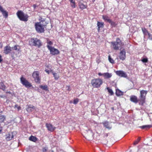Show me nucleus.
I'll return each mask as SVG.
<instances>
[{"label":"nucleus","mask_w":152,"mask_h":152,"mask_svg":"<svg viewBox=\"0 0 152 152\" xmlns=\"http://www.w3.org/2000/svg\"><path fill=\"white\" fill-rule=\"evenodd\" d=\"M148 93L147 90H141L140 91V94L138 99L139 104L143 106L146 102V97Z\"/></svg>","instance_id":"obj_1"},{"label":"nucleus","mask_w":152,"mask_h":152,"mask_svg":"<svg viewBox=\"0 0 152 152\" xmlns=\"http://www.w3.org/2000/svg\"><path fill=\"white\" fill-rule=\"evenodd\" d=\"M29 44L31 46H34L38 48L41 47L42 45V43L41 40L37 38V37H34L30 39Z\"/></svg>","instance_id":"obj_2"},{"label":"nucleus","mask_w":152,"mask_h":152,"mask_svg":"<svg viewBox=\"0 0 152 152\" xmlns=\"http://www.w3.org/2000/svg\"><path fill=\"white\" fill-rule=\"evenodd\" d=\"M103 83L102 79L99 78H94L92 79L91 81V83L92 86L94 88H98L101 87Z\"/></svg>","instance_id":"obj_3"},{"label":"nucleus","mask_w":152,"mask_h":152,"mask_svg":"<svg viewBox=\"0 0 152 152\" xmlns=\"http://www.w3.org/2000/svg\"><path fill=\"white\" fill-rule=\"evenodd\" d=\"M16 14L20 20L27 22L28 20L29 16L28 15L25 14L22 10L18 11Z\"/></svg>","instance_id":"obj_4"},{"label":"nucleus","mask_w":152,"mask_h":152,"mask_svg":"<svg viewBox=\"0 0 152 152\" xmlns=\"http://www.w3.org/2000/svg\"><path fill=\"white\" fill-rule=\"evenodd\" d=\"M111 44L114 50H118L119 47L124 45V44L122 42L121 40L118 37L116 39L115 42H112Z\"/></svg>","instance_id":"obj_5"},{"label":"nucleus","mask_w":152,"mask_h":152,"mask_svg":"<svg viewBox=\"0 0 152 152\" xmlns=\"http://www.w3.org/2000/svg\"><path fill=\"white\" fill-rule=\"evenodd\" d=\"M35 26L36 31L38 33H42L44 32L45 25L43 24L40 23V22H37L35 23Z\"/></svg>","instance_id":"obj_6"},{"label":"nucleus","mask_w":152,"mask_h":152,"mask_svg":"<svg viewBox=\"0 0 152 152\" xmlns=\"http://www.w3.org/2000/svg\"><path fill=\"white\" fill-rule=\"evenodd\" d=\"M94 134L92 130L88 129L85 131L84 137L87 140H93Z\"/></svg>","instance_id":"obj_7"},{"label":"nucleus","mask_w":152,"mask_h":152,"mask_svg":"<svg viewBox=\"0 0 152 152\" xmlns=\"http://www.w3.org/2000/svg\"><path fill=\"white\" fill-rule=\"evenodd\" d=\"M20 82L22 85L26 87L30 88L32 86L31 83L23 76H22L20 78Z\"/></svg>","instance_id":"obj_8"},{"label":"nucleus","mask_w":152,"mask_h":152,"mask_svg":"<svg viewBox=\"0 0 152 152\" xmlns=\"http://www.w3.org/2000/svg\"><path fill=\"white\" fill-rule=\"evenodd\" d=\"M32 77L35 82L37 83H40L41 82V78L39 76V72L38 71H35L32 74Z\"/></svg>","instance_id":"obj_9"},{"label":"nucleus","mask_w":152,"mask_h":152,"mask_svg":"<svg viewBox=\"0 0 152 152\" xmlns=\"http://www.w3.org/2000/svg\"><path fill=\"white\" fill-rule=\"evenodd\" d=\"M49 50L50 53L53 55H58L60 53V52L57 49L54 48V47H49Z\"/></svg>","instance_id":"obj_10"},{"label":"nucleus","mask_w":152,"mask_h":152,"mask_svg":"<svg viewBox=\"0 0 152 152\" xmlns=\"http://www.w3.org/2000/svg\"><path fill=\"white\" fill-rule=\"evenodd\" d=\"M46 126L48 130L51 132H53L56 129V127L53 126V125L50 123H46Z\"/></svg>","instance_id":"obj_11"},{"label":"nucleus","mask_w":152,"mask_h":152,"mask_svg":"<svg viewBox=\"0 0 152 152\" xmlns=\"http://www.w3.org/2000/svg\"><path fill=\"white\" fill-rule=\"evenodd\" d=\"M120 59L122 60H125L126 58V50L124 49L120 52L119 56Z\"/></svg>","instance_id":"obj_12"},{"label":"nucleus","mask_w":152,"mask_h":152,"mask_svg":"<svg viewBox=\"0 0 152 152\" xmlns=\"http://www.w3.org/2000/svg\"><path fill=\"white\" fill-rule=\"evenodd\" d=\"M116 74L119 76L126 77H127V74L125 72H124L123 71L118 70L116 72Z\"/></svg>","instance_id":"obj_13"},{"label":"nucleus","mask_w":152,"mask_h":152,"mask_svg":"<svg viewBox=\"0 0 152 152\" xmlns=\"http://www.w3.org/2000/svg\"><path fill=\"white\" fill-rule=\"evenodd\" d=\"M130 100L131 102H133L135 103H137L138 102V99L135 95H131L130 96Z\"/></svg>","instance_id":"obj_14"},{"label":"nucleus","mask_w":152,"mask_h":152,"mask_svg":"<svg viewBox=\"0 0 152 152\" xmlns=\"http://www.w3.org/2000/svg\"><path fill=\"white\" fill-rule=\"evenodd\" d=\"M104 22H99L98 21L97 22V26L98 27L97 30L98 32H99L100 28H102L104 27Z\"/></svg>","instance_id":"obj_15"},{"label":"nucleus","mask_w":152,"mask_h":152,"mask_svg":"<svg viewBox=\"0 0 152 152\" xmlns=\"http://www.w3.org/2000/svg\"><path fill=\"white\" fill-rule=\"evenodd\" d=\"M78 5L80 8L82 10H83V9L87 8V5H84L83 3L80 2H79Z\"/></svg>","instance_id":"obj_16"},{"label":"nucleus","mask_w":152,"mask_h":152,"mask_svg":"<svg viewBox=\"0 0 152 152\" xmlns=\"http://www.w3.org/2000/svg\"><path fill=\"white\" fill-rule=\"evenodd\" d=\"M104 126L106 128L108 129H110L112 128V127L110 126L109 122L107 121H105L103 122L102 123Z\"/></svg>","instance_id":"obj_17"},{"label":"nucleus","mask_w":152,"mask_h":152,"mask_svg":"<svg viewBox=\"0 0 152 152\" xmlns=\"http://www.w3.org/2000/svg\"><path fill=\"white\" fill-rule=\"evenodd\" d=\"M112 77V74L106 72L104 73V77L105 79H109Z\"/></svg>","instance_id":"obj_18"},{"label":"nucleus","mask_w":152,"mask_h":152,"mask_svg":"<svg viewBox=\"0 0 152 152\" xmlns=\"http://www.w3.org/2000/svg\"><path fill=\"white\" fill-rule=\"evenodd\" d=\"M35 108L34 106H33L32 105H30L28 106V107L26 108V110L27 111L30 112L32 111L33 110H35Z\"/></svg>","instance_id":"obj_19"},{"label":"nucleus","mask_w":152,"mask_h":152,"mask_svg":"<svg viewBox=\"0 0 152 152\" xmlns=\"http://www.w3.org/2000/svg\"><path fill=\"white\" fill-rule=\"evenodd\" d=\"M115 94L118 96H119L123 95V93L119 89L117 88L115 89Z\"/></svg>","instance_id":"obj_20"},{"label":"nucleus","mask_w":152,"mask_h":152,"mask_svg":"<svg viewBox=\"0 0 152 152\" xmlns=\"http://www.w3.org/2000/svg\"><path fill=\"white\" fill-rule=\"evenodd\" d=\"M46 42L47 44V45L46 46L48 48L49 50V47H52L51 46V45H53V42L49 39H47V42Z\"/></svg>","instance_id":"obj_21"},{"label":"nucleus","mask_w":152,"mask_h":152,"mask_svg":"<svg viewBox=\"0 0 152 152\" xmlns=\"http://www.w3.org/2000/svg\"><path fill=\"white\" fill-rule=\"evenodd\" d=\"M10 52V46L7 45L5 46L4 49V53L5 54H7Z\"/></svg>","instance_id":"obj_22"},{"label":"nucleus","mask_w":152,"mask_h":152,"mask_svg":"<svg viewBox=\"0 0 152 152\" xmlns=\"http://www.w3.org/2000/svg\"><path fill=\"white\" fill-rule=\"evenodd\" d=\"M71 3V6L73 8H75L76 7V4L75 0H69Z\"/></svg>","instance_id":"obj_23"},{"label":"nucleus","mask_w":152,"mask_h":152,"mask_svg":"<svg viewBox=\"0 0 152 152\" xmlns=\"http://www.w3.org/2000/svg\"><path fill=\"white\" fill-rule=\"evenodd\" d=\"M39 87L43 90L45 91H48V86L47 85H41L39 86Z\"/></svg>","instance_id":"obj_24"},{"label":"nucleus","mask_w":152,"mask_h":152,"mask_svg":"<svg viewBox=\"0 0 152 152\" xmlns=\"http://www.w3.org/2000/svg\"><path fill=\"white\" fill-rule=\"evenodd\" d=\"M29 139L31 141L36 142L37 141V139L36 137L33 136V135H31L29 137Z\"/></svg>","instance_id":"obj_25"},{"label":"nucleus","mask_w":152,"mask_h":152,"mask_svg":"<svg viewBox=\"0 0 152 152\" xmlns=\"http://www.w3.org/2000/svg\"><path fill=\"white\" fill-rule=\"evenodd\" d=\"M102 18L103 20H104L105 21H106V22H108L109 23L110 22V19L109 18V17L107 15H102Z\"/></svg>","instance_id":"obj_26"},{"label":"nucleus","mask_w":152,"mask_h":152,"mask_svg":"<svg viewBox=\"0 0 152 152\" xmlns=\"http://www.w3.org/2000/svg\"><path fill=\"white\" fill-rule=\"evenodd\" d=\"M110 23L111 26L112 27H115L117 25V24L115 23V22L112 21V20L110 19L109 22Z\"/></svg>","instance_id":"obj_27"},{"label":"nucleus","mask_w":152,"mask_h":152,"mask_svg":"<svg viewBox=\"0 0 152 152\" xmlns=\"http://www.w3.org/2000/svg\"><path fill=\"white\" fill-rule=\"evenodd\" d=\"M53 74L55 80H58V79H59V76L58 74L57 73L53 72Z\"/></svg>","instance_id":"obj_28"},{"label":"nucleus","mask_w":152,"mask_h":152,"mask_svg":"<svg viewBox=\"0 0 152 152\" xmlns=\"http://www.w3.org/2000/svg\"><path fill=\"white\" fill-rule=\"evenodd\" d=\"M12 49L18 51L20 49V47L18 45H15L14 47H12Z\"/></svg>","instance_id":"obj_29"},{"label":"nucleus","mask_w":152,"mask_h":152,"mask_svg":"<svg viewBox=\"0 0 152 152\" xmlns=\"http://www.w3.org/2000/svg\"><path fill=\"white\" fill-rule=\"evenodd\" d=\"M152 127V126H151V125H143L142 126H140V128L142 129H149Z\"/></svg>","instance_id":"obj_30"},{"label":"nucleus","mask_w":152,"mask_h":152,"mask_svg":"<svg viewBox=\"0 0 152 152\" xmlns=\"http://www.w3.org/2000/svg\"><path fill=\"white\" fill-rule=\"evenodd\" d=\"M107 89L108 92L109 94H110V95H114V93L112 89L109 88V87H107Z\"/></svg>","instance_id":"obj_31"},{"label":"nucleus","mask_w":152,"mask_h":152,"mask_svg":"<svg viewBox=\"0 0 152 152\" xmlns=\"http://www.w3.org/2000/svg\"><path fill=\"white\" fill-rule=\"evenodd\" d=\"M141 30L142 31L143 33L145 35H147L148 33V31L145 28H142Z\"/></svg>","instance_id":"obj_32"},{"label":"nucleus","mask_w":152,"mask_h":152,"mask_svg":"<svg viewBox=\"0 0 152 152\" xmlns=\"http://www.w3.org/2000/svg\"><path fill=\"white\" fill-rule=\"evenodd\" d=\"M108 60L112 64H114L115 63L114 60L111 57V56L110 55L108 56Z\"/></svg>","instance_id":"obj_33"},{"label":"nucleus","mask_w":152,"mask_h":152,"mask_svg":"<svg viewBox=\"0 0 152 152\" xmlns=\"http://www.w3.org/2000/svg\"><path fill=\"white\" fill-rule=\"evenodd\" d=\"M5 118L4 115H0V122H3Z\"/></svg>","instance_id":"obj_34"},{"label":"nucleus","mask_w":152,"mask_h":152,"mask_svg":"<svg viewBox=\"0 0 152 152\" xmlns=\"http://www.w3.org/2000/svg\"><path fill=\"white\" fill-rule=\"evenodd\" d=\"M17 133L16 131H14L12 132V135L11 136V139L13 138L14 137H16Z\"/></svg>","instance_id":"obj_35"},{"label":"nucleus","mask_w":152,"mask_h":152,"mask_svg":"<svg viewBox=\"0 0 152 152\" xmlns=\"http://www.w3.org/2000/svg\"><path fill=\"white\" fill-rule=\"evenodd\" d=\"M140 137H139L138 138H137V140H136V141H135L134 143V145H136L140 141Z\"/></svg>","instance_id":"obj_36"},{"label":"nucleus","mask_w":152,"mask_h":152,"mask_svg":"<svg viewBox=\"0 0 152 152\" xmlns=\"http://www.w3.org/2000/svg\"><path fill=\"white\" fill-rule=\"evenodd\" d=\"M79 102V99L78 98H76L74 99L73 101V103L75 104H77Z\"/></svg>","instance_id":"obj_37"},{"label":"nucleus","mask_w":152,"mask_h":152,"mask_svg":"<svg viewBox=\"0 0 152 152\" xmlns=\"http://www.w3.org/2000/svg\"><path fill=\"white\" fill-rule=\"evenodd\" d=\"M0 88L3 90L5 88V86L2 82L0 83Z\"/></svg>","instance_id":"obj_38"},{"label":"nucleus","mask_w":152,"mask_h":152,"mask_svg":"<svg viewBox=\"0 0 152 152\" xmlns=\"http://www.w3.org/2000/svg\"><path fill=\"white\" fill-rule=\"evenodd\" d=\"M141 61L143 62H147L148 60L147 58H143L142 59Z\"/></svg>","instance_id":"obj_39"},{"label":"nucleus","mask_w":152,"mask_h":152,"mask_svg":"<svg viewBox=\"0 0 152 152\" xmlns=\"http://www.w3.org/2000/svg\"><path fill=\"white\" fill-rule=\"evenodd\" d=\"M48 150V148L47 147H44L42 149V151L43 152H46Z\"/></svg>","instance_id":"obj_40"},{"label":"nucleus","mask_w":152,"mask_h":152,"mask_svg":"<svg viewBox=\"0 0 152 152\" xmlns=\"http://www.w3.org/2000/svg\"><path fill=\"white\" fill-rule=\"evenodd\" d=\"M39 20L40 21V22H40V23H41V22H45V19H43L42 17H40L39 18Z\"/></svg>","instance_id":"obj_41"},{"label":"nucleus","mask_w":152,"mask_h":152,"mask_svg":"<svg viewBox=\"0 0 152 152\" xmlns=\"http://www.w3.org/2000/svg\"><path fill=\"white\" fill-rule=\"evenodd\" d=\"M15 107H16L18 110H20L21 109V107L20 106H18V105L17 104L15 105Z\"/></svg>","instance_id":"obj_42"},{"label":"nucleus","mask_w":152,"mask_h":152,"mask_svg":"<svg viewBox=\"0 0 152 152\" xmlns=\"http://www.w3.org/2000/svg\"><path fill=\"white\" fill-rule=\"evenodd\" d=\"M66 90H67L68 91H71V88L70 86H66Z\"/></svg>","instance_id":"obj_43"},{"label":"nucleus","mask_w":152,"mask_h":152,"mask_svg":"<svg viewBox=\"0 0 152 152\" xmlns=\"http://www.w3.org/2000/svg\"><path fill=\"white\" fill-rule=\"evenodd\" d=\"M147 34H148V39H150V38L151 37V34H150V33H149V32H148V33Z\"/></svg>","instance_id":"obj_44"},{"label":"nucleus","mask_w":152,"mask_h":152,"mask_svg":"<svg viewBox=\"0 0 152 152\" xmlns=\"http://www.w3.org/2000/svg\"><path fill=\"white\" fill-rule=\"evenodd\" d=\"M98 75L99 76H103L104 77V73H102L101 72H99L98 73Z\"/></svg>","instance_id":"obj_45"},{"label":"nucleus","mask_w":152,"mask_h":152,"mask_svg":"<svg viewBox=\"0 0 152 152\" xmlns=\"http://www.w3.org/2000/svg\"><path fill=\"white\" fill-rule=\"evenodd\" d=\"M3 60V59L2 58V56L0 55V62H1Z\"/></svg>","instance_id":"obj_46"},{"label":"nucleus","mask_w":152,"mask_h":152,"mask_svg":"<svg viewBox=\"0 0 152 152\" xmlns=\"http://www.w3.org/2000/svg\"><path fill=\"white\" fill-rule=\"evenodd\" d=\"M45 71L47 72L48 74H49V70L48 69H45Z\"/></svg>","instance_id":"obj_47"},{"label":"nucleus","mask_w":152,"mask_h":152,"mask_svg":"<svg viewBox=\"0 0 152 152\" xmlns=\"http://www.w3.org/2000/svg\"><path fill=\"white\" fill-rule=\"evenodd\" d=\"M48 68H49V69H51V67L49 65H48L47 66H46Z\"/></svg>","instance_id":"obj_48"},{"label":"nucleus","mask_w":152,"mask_h":152,"mask_svg":"<svg viewBox=\"0 0 152 152\" xmlns=\"http://www.w3.org/2000/svg\"><path fill=\"white\" fill-rule=\"evenodd\" d=\"M33 6L34 8H35V7H36V5H35V4H34Z\"/></svg>","instance_id":"obj_49"},{"label":"nucleus","mask_w":152,"mask_h":152,"mask_svg":"<svg viewBox=\"0 0 152 152\" xmlns=\"http://www.w3.org/2000/svg\"><path fill=\"white\" fill-rule=\"evenodd\" d=\"M151 40H152V35L151 36V37L150 39Z\"/></svg>","instance_id":"obj_50"},{"label":"nucleus","mask_w":152,"mask_h":152,"mask_svg":"<svg viewBox=\"0 0 152 152\" xmlns=\"http://www.w3.org/2000/svg\"><path fill=\"white\" fill-rule=\"evenodd\" d=\"M1 130H2V128L0 127V132H1Z\"/></svg>","instance_id":"obj_51"},{"label":"nucleus","mask_w":152,"mask_h":152,"mask_svg":"<svg viewBox=\"0 0 152 152\" xmlns=\"http://www.w3.org/2000/svg\"><path fill=\"white\" fill-rule=\"evenodd\" d=\"M12 58H13V59H14V58H15V57H14L13 56H12Z\"/></svg>","instance_id":"obj_52"},{"label":"nucleus","mask_w":152,"mask_h":152,"mask_svg":"<svg viewBox=\"0 0 152 152\" xmlns=\"http://www.w3.org/2000/svg\"><path fill=\"white\" fill-rule=\"evenodd\" d=\"M106 136H108V134H106Z\"/></svg>","instance_id":"obj_53"},{"label":"nucleus","mask_w":152,"mask_h":152,"mask_svg":"<svg viewBox=\"0 0 152 152\" xmlns=\"http://www.w3.org/2000/svg\"><path fill=\"white\" fill-rule=\"evenodd\" d=\"M112 108L113 110H114V108H113H113Z\"/></svg>","instance_id":"obj_54"},{"label":"nucleus","mask_w":152,"mask_h":152,"mask_svg":"<svg viewBox=\"0 0 152 152\" xmlns=\"http://www.w3.org/2000/svg\"><path fill=\"white\" fill-rule=\"evenodd\" d=\"M72 102H70V103H72Z\"/></svg>","instance_id":"obj_55"},{"label":"nucleus","mask_w":152,"mask_h":152,"mask_svg":"<svg viewBox=\"0 0 152 152\" xmlns=\"http://www.w3.org/2000/svg\"><path fill=\"white\" fill-rule=\"evenodd\" d=\"M151 72H152V70H151Z\"/></svg>","instance_id":"obj_56"}]
</instances>
